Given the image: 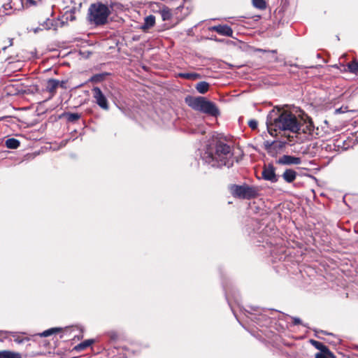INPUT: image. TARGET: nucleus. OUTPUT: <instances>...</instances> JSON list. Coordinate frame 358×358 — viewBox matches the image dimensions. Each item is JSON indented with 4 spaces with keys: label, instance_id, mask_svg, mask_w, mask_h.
Instances as JSON below:
<instances>
[{
    "label": "nucleus",
    "instance_id": "obj_8",
    "mask_svg": "<svg viewBox=\"0 0 358 358\" xmlns=\"http://www.w3.org/2000/svg\"><path fill=\"white\" fill-rule=\"evenodd\" d=\"M262 178L265 180L270 181L271 182H276L278 178L275 173V169L271 164H268L264 166L262 171Z\"/></svg>",
    "mask_w": 358,
    "mask_h": 358
},
{
    "label": "nucleus",
    "instance_id": "obj_2",
    "mask_svg": "<svg viewBox=\"0 0 358 358\" xmlns=\"http://www.w3.org/2000/svg\"><path fill=\"white\" fill-rule=\"evenodd\" d=\"M203 161L213 167L229 168L234 162V153L230 145L222 142L216 143L215 148L207 147L201 155Z\"/></svg>",
    "mask_w": 358,
    "mask_h": 358
},
{
    "label": "nucleus",
    "instance_id": "obj_3",
    "mask_svg": "<svg viewBox=\"0 0 358 358\" xmlns=\"http://www.w3.org/2000/svg\"><path fill=\"white\" fill-rule=\"evenodd\" d=\"M110 14L108 6L101 3H92L88 9L87 19L96 26L103 25L107 22Z\"/></svg>",
    "mask_w": 358,
    "mask_h": 358
},
{
    "label": "nucleus",
    "instance_id": "obj_34",
    "mask_svg": "<svg viewBox=\"0 0 358 358\" xmlns=\"http://www.w3.org/2000/svg\"><path fill=\"white\" fill-rule=\"evenodd\" d=\"M65 85H66V82L65 81L59 82V86H60L61 87L65 88L66 87Z\"/></svg>",
    "mask_w": 358,
    "mask_h": 358
},
{
    "label": "nucleus",
    "instance_id": "obj_18",
    "mask_svg": "<svg viewBox=\"0 0 358 358\" xmlns=\"http://www.w3.org/2000/svg\"><path fill=\"white\" fill-rule=\"evenodd\" d=\"M6 146L9 149H17L20 145V141L14 138H8L5 142Z\"/></svg>",
    "mask_w": 358,
    "mask_h": 358
},
{
    "label": "nucleus",
    "instance_id": "obj_10",
    "mask_svg": "<svg viewBox=\"0 0 358 358\" xmlns=\"http://www.w3.org/2000/svg\"><path fill=\"white\" fill-rule=\"evenodd\" d=\"M276 163L280 165H299L301 163V159L292 155H284L276 161Z\"/></svg>",
    "mask_w": 358,
    "mask_h": 358
},
{
    "label": "nucleus",
    "instance_id": "obj_36",
    "mask_svg": "<svg viewBox=\"0 0 358 358\" xmlns=\"http://www.w3.org/2000/svg\"><path fill=\"white\" fill-rule=\"evenodd\" d=\"M274 61L277 62L278 61V58L275 57Z\"/></svg>",
    "mask_w": 358,
    "mask_h": 358
},
{
    "label": "nucleus",
    "instance_id": "obj_6",
    "mask_svg": "<svg viewBox=\"0 0 358 358\" xmlns=\"http://www.w3.org/2000/svg\"><path fill=\"white\" fill-rule=\"evenodd\" d=\"M92 91L95 103L103 110H108L109 108L108 102L101 89L98 87H94Z\"/></svg>",
    "mask_w": 358,
    "mask_h": 358
},
{
    "label": "nucleus",
    "instance_id": "obj_5",
    "mask_svg": "<svg viewBox=\"0 0 358 358\" xmlns=\"http://www.w3.org/2000/svg\"><path fill=\"white\" fill-rule=\"evenodd\" d=\"M232 195L240 199H250L257 196V189L255 187L248 185H234L230 187Z\"/></svg>",
    "mask_w": 358,
    "mask_h": 358
},
{
    "label": "nucleus",
    "instance_id": "obj_12",
    "mask_svg": "<svg viewBox=\"0 0 358 358\" xmlns=\"http://www.w3.org/2000/svg\"><path fill=\"white\" fill-rule=\"evenodd\" d=\"M211 30L216 31L220 35L230 37H232L234 33L232 29L227 24L213 26L211 27Z\"/></svg>",
    "mask_w": 358,
    "mask_h": 358
},
{
    "label": "nucleus",
    "instance_id": "obj_7",
    "mask_svg": "<svg viewBox=\"0 0 358 358\" xmlns=\"http://www.w3.org/2000/svg\"><path fill=\"white\" fill-rule=\"evenodd\" d=\"M311 344L320 351L315 355V358H336L333 353L322 343L310 340Z\"/></svg>",
    "mask_w": 358,
    "mask_h": 358
},
{
    "label": "nucleus",
    "instance_id": "obj_28",
    "mask_svg": "<svg viewBox=\"0 0 358 358\" xmlns=\"http://www.w3.org/2000/svg\"><path fill=\"white\" fill-rule=\"evenodd\" d=\"M248 125L250 126V127L252 129H257V125H258V123L256 120H250L249 122H248Z\"/></svg>",
    "mask_w": 358,
    "mask_h": 358
},
{
    "label": "nucleus",
    "instance_id": "obj_37",
    "mask_svg": "<svg viewBox=\"0 0 358 358\" xmlns=\"http://www.w3.org/2000/svg\"><path fill=\"white\" fill-rule=\"evenodd\" d=\"M73 19H74V17L71 16V20H73Z\"/></svg>",
    "mask_w": 358,
    "mask_h": 358
},
{
    "label": "nucleus",
    "instance_id": "obj_21",
    "mask_svg": "<svg viewBox=\"0 0 358 358\" xmlns=\"http://www.w3.org/2000/svg\"><path fill=\"white\" fill-rule=\"evenodd\" d=\"M162 18L164 21L171 20L172 17L171 10L168 8H164L160 10Z\"/></svg>",
    "mask_w": 358,
    "mask_h": 358
},
{
    "label": "nucleus",
    "instance_id": "obj_17",
    "mask_svg": "<svg viewBox=\"0 0 358 358\" xmlns=\"http://www.w3.org/2000/svg\"><path fill=\"white\" fill-rule=\"evenodd\" d=\"M209 87H210V85L208 83H207L206 81H201V82L198 83L196 85L195 88L199 93L205 94L206 92H207L208 91Z\"/></svg>",
    "mask_w": 358,
    "mask_h": 358
},
{
    "label": "nucleus",
    "instance_id": "obj_9",
    "mask_svg": "<svg viewBox=\"0 0 358 358\" xmlns=\"http://www.w3.org/2000/svg\"><path fill=\"white\" fill-rule=\"evenodd\" d=\"M299 131L296 132V134H306L312 135L314 131V125L310 120H304L301 118L299 120Z\"/></svg>",
    "mask_w": 358,
    "mask_h": 358
},
{
    "label": "nucleus",
    "instance_id": "obj_20",
    "mask_svg": "<svg viewBox=\"0 0 358 358\" xmlns=\"http://www.w3.org/2000/svg\"><path fill=\"white\" fill-rule=\"evenodd\" d=\"M93 343V340H86L82 343H80V344L77 345L76 346H75L74 348V350H77V351H81L88 347H90L92 343Z\"/></svg>",
    "mask_w": 358,
    "mask_h": 358
},
{
    "label": "nucleus",
    "instance_id": "obj_24",
    "mask_svg": "<svg viewBox=\"0 0 358 358\" xmlns=\"http://www.w3.org/2000/svg\"><path fill=\"white\" fill-rule=\"evenodd\" d=\"M348 68L351 73H357L358 71V62L353 61L348 64Z\"/></svg>",
    "mask_w": 358,
    "mask_h": 358
},
{
    "label": "nucleus",
    "instance_id": "obj_1",
    "mask_svg": "<svg viewBox=\"0 0 358 358\" xmlns=\"http://www.w3.org/2000/svg\"><path fill=\"white\" fill-rule=\"evenodd\" d=\"M299 117L290 111L279 108L272 110L266 120L268 131L271 136H275L273 132L277 131L296 134L299 129Z\"/></svg>",
    "mask_w": 358,
    "mask_h": 358
},
{
    "label": "nucleus",
    "instance_id": "obj_19",
    "mask_svg": "<svg viewBox=\"0 0 358 358\" xmlns=\"http://www.w3.org/2000/svg\"><path fill=\"white\" fill-rule=\"evenodd\" d=\"M180 78L187 80H195L201 78V76L196 73H180Z\"/></svg>",
    "mask_w": 358,
    "mask_h": 358
},
{
    "label": "nucleus",
    "instance_id": "obj_14",
    "mask_svg": "<svg viewBox=\"0 0 358 358\" xmlns=\"http://www.w3.org/2000/svg\"><path fill=\"white\" fill-rule=\"evenodd\" d=\"M297 173L293 169H286L282 175V178L287 182H292L296 178Z\"/></svg>",
    "mask_w": 358,
    "mask_h": 358
},
{
    "label": "nucleus",
    "instance_id": "obj_30",
    "mask_svg": "<svg viewBox=\"0 0 358 358\" xmlns=\"http://www.w3.org/2000/svg\"><path fill=\"white\" fill-rule=\"evenodd\" d=\"M108 334H109L110 338L113 340H115L118 338V334L115 331H110Z\"/></svg>",
    "mask_w": 358,
    "mask_h": 358
},
{
    "label": "nucleus",
    "instance_id": "obj_35",
    "mask_svg": "<svg viewBox=\"0 0 358 358\" xmlns=\"http://www.w3.org/2000/svg\"><path fill=\"white\" fill-rule=\"evenodd\" d=\"M10 45H12V40H10Z\"/></svg>",
    "mask_w": 358,
    "mask_h": 358
},
{
    "label": "nucleus",
    "instance_id": "obj_4",
    "mask_svg": "<svg viewBox=\"0 0 358 358\" xmlns=\"http://www.w3.org/2000/svg\"><path fill=\"white\" fill-rule=\"evenodd\" d=\"M188 105L196 110H199L203 113L217 117L220 114V111L216 105L204 97L190 98L186 100Z\"/></svg>",
    "mask_w": 358,
    "mask_h": 358
},
{
    "label": "nucleus",
    "instance_id": "obj_26",
    "mask_svg": "<svg viewBox=\"0 0 358 358\" xmlns=\"http://www.w3.org/2000/svg\"><path fill=\"white\" fill-rule=\"evenodd\" d=\"M41 25L43 29H50L53 24L52 21L49 18H47Z\"/></svg>",
    "mask_w": 358,
    "mask_h": 358
},
{
    "label": "nucleus",
    "instance_id": "obj_25",
    "mask_svg": "<svg viewBox=\"0 0 358 358\" xmlns=\"http://www.w3.org/2000/svg\"><path fill=\"white\" fill-rule=\"evenodd\" d=\"M253 6L259 9H264L266 8V2L264 0H252Z\"/></svg>",
    "mask_w": 358,
    "mask_h": 358
},
{
    "label": "nucleus",
    "instance_id": "obj_29",
    "mask_svg": "<svg viewBox=\"0 0 358 358\" xmlns=\"http://www.w3.org/2000/svg\"><path fill=\"white\" fill-rule=\"evenodd\" d=\"M275 143V141H272V142H270L268 141H266L264 142V146L266 148V149L268 150L269 148H271V147L274 145Z\"/></svg>",
    "mask_w": 358,
    "mask_h": 358
},
{
    "label": "nucleus",
    "instance_id": "obj_11",
    "mask_svg": "<svg viewBox=\"0 0 358 358\" xmlns=\"http://www.w3.org/2000/svg\"><path fill=\"white\" fill-rule=\"evenodd\" d=\"M72 328H73V327H66L64 328L53 327V328H50L49 329H47V330L43 331L42 333L39 334V336L41 337H48L52 334L59 333V332L68 334V333H70Z\"/></svg>",
    "mask_w": 358,
    "mask_h": 358
},
{
    "label": "nucleus",
    "instance_id": "obj_22",
    "mask_svg": "<svg viewBox=\"0 0 358 358\" xmlns=\"http://www.w3.org/2000/svg\"><path fill=\"white\" fill-rule=\"evenodd\" d=\"M0 358H20L18 354L13 353L10 351H0Z\"/></svg>",
    "mask_w": 358,
    "mask_h": 358
},
{
    "label": "nucleus",
    "instance_id": "obj_32",
    "mask_svg": "<svg viewBox=\"0 0 358 358\" xmlns=\"http://www.w3.org/2000/svg\"><path fill=\"white\" fill-rule=\"evenodd\" d=\"M42 0H27V2L30 3L31 4L36 6L38 3H40Z\"/></svg>",
    "mask_w": 358,
    "mask_h": 358
},
{
    "label": "nucleus",
    "instance_id": "obj_31",
    "mask_svg": "<svg viewBox=\"0 0 358 358\" xmlns=\"http://www.w3.org/2000/svg\"><path fill=\"white\" fill-rule=\"evenodd\" d=\"M292 319L293 320V324L294 325L300 324L301 323V321L299 317H292Z\"/></svg>",
    "mask_w": 358,
    "mask_h": 358
},
{
    "label": "nucleus",
    "instance_id": "obj_27",
    "mask_svg": "<svg viewBox=\"0 0 358 358\" xmlns=\"http://www.w3.org/2000/svg\"><path fill=\"white\" fill-rule=\"evenodd\" d=\"M12 9V7L10 4H4L3 6H2V10L1 13L5 14V15H10V12H8V10H11Z\"/></svg>",
    "mask_w": 358,
    "mask_h": 358
},
{
    "label": "nucleus",
    "instance_id": "obj_33",
    "mask_svg": "<svg viewBox=\"0 0 358 358\" xmlns=\"http://www.w3.org/2000/svg\"><path fill=\"white\" fill-rule=\"evenodd\" d=\"M257 52H268L267 50H263V49H257ZM271 52L273 53V54H275L277 52V50H271L270 51Z\"/></svg>",
    "mask_w": 358,
    "mask_h": 358
},
{
    "label": "nucleus",
    "instance_id": "obj_15",
    "mask_svg": "<svg viewBox=\"0 0 358 358\" xmlns=\"http://www.w3.org/2000/svg\"><path fill=\"white\" fill-rule=\"evenodd\" d=\"M59 81L55 79H49L46 85V90L52 95L55 93L57 88L59 87Z\"/></svg>",
    "mask_w": 358,
    "mask_h": 358
},
{
    "label": "nucleus",
    "instance_id": "obj_16",
    "mask_svg": "<svg viewBox=\"0 0 358 358\" xmlns=\"http://www.w3.org/2000/svg\"><path fill=\"white\" fill-rule=\"evenodd\" d=\"M155 23V17L152 15H150L145 17L144 23L142 25V29L143 30L148 29L152 27Z\"/></svg>",
    "mask_w": 358,
    "mask_h": 358
},
{
    "label": "nucleus",
    "instance_id": "obj_13",
    "mask_svg": "<svg viewBox=\"0 0 358 358\" xmlns=\"http://www.w3.org/2000/svg\"><path fill=\"white\" fill-rule=\"evenodd\" d=\"M285 137L287 138L285 141H280L275 142V143L276 144V147H278L279 149L285 147L286 145H292L296 142V136H294L293 135H285Z\"/></svg>",
    "mask_w": 358,
    "mask_h": 358
},
{
    "label": "nucleus",
    "instance_id": "obj_23",
    "mask_svg": "<svg viewBox=\"0 0 358 358\" xmlns=\"http://www.w3.org/2000/svg\"><path fill=\"white\" fill-rule=\"evenodd\" d=\"M69 122H75L80 119V115L78 113H67L64 115Z\"/></svg>",
    "mask_w": 358,
    "mask_h": 358
}]
</instances>
